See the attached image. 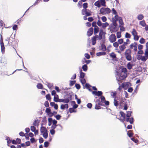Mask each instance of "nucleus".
<instances>
[{
    "instance_id": "1",
    "label": "nucleus",
    "mask_w": 148,
    "mask_h": 148,
    "mask_svg": "<svg viewBox=\"0 0 148 148\" xmlns=\"http://www.w3.org/2000/svg\"><path fill=\"white\" fill-rule=\"evenodd\" d=\"M99 28L98 27L94 28V33L95 36L92 37L91 38V41L92 45H95L97 40H100L102 39V36L105 35V33L103 32V30L101 29L99 33V35L97 34L99 32Z\"/></svg>"
},
{
    "instance_id": "2",
    "label": "nucleus",
    "mask_w": 148,
    "mask_h": 148,
    "mask_svg": "<svg viewBox=\"0 0 148 148\" xmlns=\"http://www.w3.org/2000/svg\"><path fill=\"white\" fill-rule=\"evenodd\" d=\"M99 12L100 14L103 15L109 14L111 12V10L108 7H102L100 9Z\"/></svg>"
},
{
    "instance_id": "3",
    "label": "nucleus",
    "mask_w": 148,
    "mask_h": 148,
    "mask_svg": "<svg viewBox=\"0 0 148 148\" xmlns=\"http://www.w3.org/2000/svg\"><path fill=\"white\" fill-rule=\"evenodd\" d=\"M132 112L130 111H127V114L126 115L127 117L126 119V121L127 122H129L131 124H133L134 122V119L133 117L130 118Z\"/></svg>"
},
{
    "instance_id": "4",
    "label": "nucleus",
    "mask_w": 148,
    "mask_h": 148,
    "mask_svg": "<svg viewBox=\"0 0 148 148\" xmlns=\"http://www.w3.org/2000/svg\"><path fill=\"white\" fill-rule=\"evenodd\" d=\"M132 51L130 49H126L124 53L125 57L128 61H131L132 59L131 56Z\"/></svg>"
},
{
    "instance_id": "5",
    "label": "nucleus",
    "mask_w": 148,
    "mask_h": 148,
    "mask_svg": "<svg viewBox=\"0 0 148 148\" xmlns=\"http://www.w3.org/2000/svg\"><path fill=\"white\" fill-rule=\"evenodd\" d=\"M94 5L98 8H99L101 5L105 7L106 5V2L105 0H98L94 3Z\"/></svg>"
},
{
    "instance_id": "6",
    "label": "nucleus",
    "mask_w": 148,
    "mask_h": 148,
    "mask_svg": "<svg viewBox=\"0 0 148 148\" xmlns=\"http://www.w3.org/2000/svg\"><path fill=\"white\" fill-rule=\"evenodd\" d=\"M131 33L134 36V40H138L140 36L138 35V33L135 29L134 28L132 29Z\"/></svg>"
},
{
    "instance_id": "7",
    "label": "nucleus",
    "mask_w": 148,
    "mask_h": 148,
    "mask_svg": "<svg viewBox=\"0 0 148 148\" xmlns=\"http://www.w3.org/2000/svg\"><path fill=\"white\" fill-rule=\"evenodd\" d=\"M82 14L83 15H86L87 16H89L92 15V12L89 10H87V9H83L82 10Z\"/></svg>"
},
{
    "instance_id": "8",
    "label": "nucleus",
    "mask_w": 148,
    "mask_h": 148,
    "mask_svg": "<svg viewBox=\"0 0 148 148\" xmlns=\"http://www.w3.org/2000/svg\"><path fill=\"white\" fill-rule=\"evenodd\" d=\"M109 55L112 60L115 61H118V58L116 57V55L114 52H113L109 53Z\"/></svg>"
},
{
    "instance_id": "9",
    "label": "nucleus",
    "mask_w": 148,
    "mask_h": 148,
    "mask_svg": "<svg viewBox=\"0 0 148 148\" xmlns=\"http://www.w3.org/2000/svg\"><path fill=\"white\" fill-rule=\"evenodd\" d=\"M120 114L121 115V116L119 119L121 122L123 123L124 121L126 120L125 114L122 111H120Z\"/></svg>"
},
{
    "instance_id": "10",
    "label": "nucleus",
    "mask_w": 148,
    "mask_h": 148,
    "mask_svg": "<svg viewBox=\"0 0 148 148\" xmlns=\"http://www.w3.org/2000/svg\"><path fill=\"white\" fill-rule=\"evenodd\" d=\"M109 40L110 42L113 43L116 40V38L114 34H111L109 37Z\"/></svg>"
},
{
    "instance_id": "11",
    "label": "nucleus",
    "mask_w": 148,
    "mask_h": 148,
    "mask_svg": "<svg viewBox=\"0 0 148 148\" xmlns=\"http://www.w3.org/2000/svg\"><path fill=\"white\" fill-rule=\"evenodd\" d=\"M130 49H133L135 52H136L137 49V44L136 42H134L130 45Z\"/></svg>"
},
{
    "instance_id": "12",
    "label": "nucleus",
    "mask_w": 148,
    "mask_h": 148,
    "mask_svg": "<svg viewBox=\"0 0 148 148\" xmlns=\"http://www.w3.org/2000/svg\"><path fill=\"white\" fill-rule=\"evenodd\" d=\"M125 45H126L124 43L121 45H120L119 46L120 51H118V52L119 53H121V52L123 51L126 48Z\"/></svg>"
},
{
    "instance_id": "13",
    "label": "nucleus",
    "mask_w": 148,
    "mask_h": 148,
    "mask_svg": "<svg viewBox=\"0 0 148 148\" xmlns=\"http://www.w3.org/2000/svg\"><path fill=\"white\" fill-rule=\"evenodd\" d=\"M127 77L126 74V73H125L124 74L122 75H121L120 76H119V77H117L116 79L119 81H121V80L125 79Z\"/></svg>"
},
{
    "instance_id": "14",
    "label": "nucleus",
    "mask_w": 148,
    "mask_h": 148,
    "mask_svg": "<svg viewBox=\"0 0 148 148\" xmlns=\"http://www.w3.org/2000/svg\"><path fill=\"white\" fill-rule=\"evenodd\" d=\"M93 32V29L92 27L90 28L88 30L87 35L88 36H91Z\"/></svg>"
},
{
    "instance_id": "15",
    "label": "nucleus",
    "mask_w": 148,
    "mask_h": 148,
    "mask_svg": "<svg viewBox=\"0 0 148 148\" xmlns=\"http://www.w3.org/2000/svg\"><path fill=\"white\" fill-rule=\"evenodd\" d=\"M92 93L93 94L95 95L96 96L99 97L101 96L102 95V92L101 91H93L92 92Z\"/></svg>"
},
{
    "instance_id": "16",
    "label": "nucleus",
    "mask_w": 148,
    "mask_h": 148,
    "mask_svg": "<svg viewBox=\"0 0 148 148\" xmlns=\"http://www.w3.org/2000/svg\"><path fill=\"white\" fill-rule=\"evenodd\" d=\"M133 66V64L131 63V62H129L127 64V67L129 70L132 69Z\"/></svg>"
},
{
    "instance_id": "17",
    "label": "nucleus",
    "mask_w": 148,
    "mask_h": 148,
    "mask_svg": "<svg viewBox=\"0 0 148 148\" xmlns=\"http://www.w3.org/2000/svg\"><path fill=\"white\" fill-rule=\"evenodd\" d=\"M0 45L1 52L2 53H3L5 52V48L4 45V43L0 44Z\"/></svg>"
},
{
    "instance_id": "18",
    "label": "nucleus",
    "mask_w": 148,
    "mask_h": 148,
    "mask_svg": "<svg viewBox=\"0 0 148 148\" xmlns=\"http://www.w3.org/2000/svg\"><path fill=\"white\" fill-rule=\"evenodd\" d=\"M40 131L41 133H43L45 132H47V131L45 127L43 126H42L40 129Z\"/></svg>"
},
{
    "instance_id": "19",
    "label": "nucleus",
    "mask_w": 148,
    "mask_h": 148,
    "mask_svg": "<svg viewBox=\"0 0 148 148\" xmlns=\"http://www.w3.org/2000/svg\"><path fill=\"white\" fill-rule=\"evenodd\" d=\"M127 134L129 137H131L133 136L134 135V133L132 132V131L130 130L128 131L127 132Z\"/></svg>"
},
{
    "instance_id": "20",
    "label": "nucleus",
    "mask_w": 148,
    "mask_h": 148,
    "mask_svg": "<svg viewBox=\"0 0 148 148\" xmlns=\"http://www.w3.org/2000/svg\"><path fill=\"white\" fill-rule=\"evenodd\" d=\"M68 105L67 104L64 105L62 104L60 106V108L62 109H64L65 108L67 109L68 108Z\"/></svg>"
},
{
    "instance_id": "21",
    "label": "nucleus",
    "mask_w": 148,
    "mask_h": 148,
    "mask_svg": "<svg viewBox=\"0 0 148 148\" xmlns=\"http://www.w3.org/2000/svg\"><path fill=\"white\" fill-rule=\"evenodd\" d=\"M140 57H141V60L143 62H145L148 59V57L146 56H140Z\"/></svg>"
},
{
    "instance_id": "22",
    "label": "nucleus",
    "mask_w": 148,
    "mask_h": 148,
    "mask_svg": "<svg viewBox=\"0 0 148 148\" xmlns=\"http://www.w3.org/2000/svg\"><path fill=\"white\" fill-rule=\"evenodd\" d=\"M59 97L58 95H56L54 97L53 100L56 102H58Z\"/></svg>"
},
{
    "instance_id": "23",
    "label": "nucleus",
    "mask_w": 148,
    "mask_h": 148,
    "mask_svg": "<svg viewBox=\"0 0 148 148\" xmlns=\"http://www.w3.org/2000/svg\"><path fill=\"white\" fill-rule=\"evenodd\" d=\"M106 54V53L105 52H99L96 53L97 56H100L102 55H105Z\"/></svg>"
},
{
    "instance_id": "24",
    "label": "nucleus",
    "mask_w": 148,
    "mask_h": 148,
    "mask_svg": "<svg viewBox=\"0 0 148 148\" xmlns=\"http://www.w3.org/2000/svg\"><path fill=\"white\" fill-rule=\"evenodd\" d=\"M101 49L103 51H105L106 50V48L104 44H102L101 45Z\"/></svg>"
},
{
    "instance_id": "25",
    "label": "nucleus",
    "mask_w": 148,
    "mask_h": 148,
    "mask_svg": "<svg viewBox=\"0 0 148 148\" xmlns=\"http://www.w3.org/2000/svg\"><path fill=\"white\" fill-rule=\"evenodd\" d=\"M85 74L84 73L82 72L81 70L80 71V77L81 78H84Z\"/></svg>"
},
{
    "instance_id": "26",
    "label": "nucleus",
    "mask_w": 148,
    "mask_h": 148,
    "mask_svg": "<svg viewBox=\"0 0 148 148\" xmlns=\"http://www.w3.org/2000/svg\"><path fill=\"white\" fill-rule=\"evenodd\" d=\"M5 40V41H7L8 42V44L10 45H12V42H13V40H12V41H11L10 39V38H7V39H6Z\"/></svg>"
},
{
    "instance_id": "27",
    "label": "nucleus",
    "mask_w": 148,
    "mask_h": 148,
    "mask_svg": "<svg viewBox=\"0 0 148 148\" xmlns=\"http://www.w3.org/2000/svg\"><path fill=\"white\" fill-rule=\"evenodd\" d=\"M37 87L38 89H42L43 88V85L40 83H38L37 85Z\"/></svg>"
},
{
    "instance_id": "28",
    "label": "nucleus",
    "mask_w": 148,
    "mask_h": 148,
    "mask_svg": "<svg viewBox=\"0 0 148 148\" xmlns=\"http://www.w3.org/2000/svg\"><path fill=\"white\" fill-rule=\"evenodd\" d=\"M114 103L115 106H117L119 105V101L116 99L115 98L114 99Z\"/></svg>"
},
{
    "instance_id": "29",
    "label": "nucleus",
    "mask_w": 148,
    "mask_h": 148,
    "mask_svg": "<svg viewBox=\"0 0 148 148\" xmlns=\"http://www.w3.org/2000/svg\"><path fill=\"white\" fill-rule=\"evenodd\" d=\"M46 99L49 101H51V97L49 94H48L46 95Z\"/></svg>"
},
{
    "instance_id": "30",
    "label": "nucleus",
    "mask_w": 148,
    "mask_h": 148,
    "mask_svg": "<svg viewBox=\"0 0 148 148\" xmlns=\"http://www.w3.org/2000/svg\"><path fill=\"white\" fill-rule=\"evenodd\" d=\"M96 104H97L98 105H100L101 106H103L102 103L100 101V99H97L96 101Z\"/></svg>"
},
{
    "instance_id": "31",
    "label": "nucleus",
    "mask_w": 148,
    "mask_h": 148,
    "mask_svg": "<svg viewBox=\"0 0 148 148\" xmlns=\"http://www.w3.org/2000/svg\"><path fill=\"white\" fill-rule=\"evenodd\" d=\"M88 4L86 2L84 3L82 5L83 9H87L88 8Z\"/></svg>"
},
{
    "instance_id": "32",
    "label": "nucleus",
    "mask_w": 148,
    "mask_h": 148,
    "mask_svg": "<svg viewBox=\"0 0 148 148\" xmlns=\"http://www.w3.org/2000/svg\"><path fill=\"white\" fill-rule=\"evenodd\" d=\"M109 25V24L107 22H106L105 23H102V25L101 26H102V27L103 28H104L108 26Z\"/></svg>"
},
{
    "instance_id": "33",
    "label": "nucleus",
    "mask_w": 148,
    "mask_h": 148,
    "mask_svg": "<svg viewBox=\"0 0 148 148\" xmlns=\"http://www.w3.org/2000/svg\"><path fill=\"white\" fill-rule=\"evenodd\" d=\"M119 22L120 25H124V23L123 22V20L121 17H120L119 18Z\"/></svg>"
},
{
    "instance_id": "34",
    "label": "nucleus",
    "mask_w": 148,
    "mask_h": 148,
    "mask_svg": "<svg viewBox=\"0 0 148 148\" xmlns=\"http://www.w3.org/2000/svg\"><path fill=\"white\" fill-rule=\"evenodd\" d=\"M82 2L80 0L77 3V6L79 8H81L82 7Z\"/></svg>"
},
{
    "instance_id": "35",
    "label": "nucleus",
    "mask_w": 148,
    "mask_h": 148,
    "mask_svg": "<svg viewBox=\"0 0 148 148\" xmlns=\"http://www.w3.org/2000/svg\"><path fill=\"white\" fill-rule=\"evenodd\" d=\"M82 68L83 70L85 71H86L88 69V67L86 64H84L82 66Z\"/></svg>"
},
{
    "instance_id": "36",
    "label": "nucleus",
    "mask_w": 148,
    "mask_h": 148,
    "mask_svg": "<svg viewBox=\"0 0 148 148\" xmlns=\"http://www.w3.org/2000/svg\"><path fill=\"white\" fill-rule=\"evenodd\" d=\"M39 122L38 120H35L33 123V125L35 126H37L38 125Z\"/></svg>"
},
{
    "instance_id": "37",
    "label": "nucleus",
    "mask_w": 148,
    "mask_h": 148,
    "mask_svg": "<svg viewBox=\"0 0 148 148\" xmlns=\"http://www.w3.org/2000/svg\"><path fill=\"white\" fill-rule=\"evenodd\" d=\"M140 25L143 27H145L146 26V24L145 21L144 20L141 21L140 22Z\"/></svg>"
},
{
    "instance_id": "38",
    "label": "nucleus",
    "mask_w": 148,
    "mask_h": 148,
    "mask_svg": "<svg viewBox=\"0 0 148 148\" xmlns=\"http://www.w3.org/2000/svg\"><path fill=\"white\" fill-rule=\"evenodd\" d=\"M112 46L111 45H109L106 48V50L108 53H109L111 50L110 49L111 48Z\"/></svg>"
},
{
    "instance_id": "39",
    "label": "nucleus",
    "mask_w": 148,
    "mask_h": 148,
    "mask_svg": "<svg viewBox=\"0 0 148 148\" xmlns=\"http://www.w3.org/2000/svg\"><path fill=\"white\" fill-rule=\"evenodd\" d=\"M144 18V16L142 14L139 15L137 17L138 19V20H142Z\"/></svg>"
},
{
    "instance_id": "40",
    "label": "nucleus",
    "mask_w": 148,
    "mask_h": 148,
    "mask_svg": "<svg viewBox=\"0 0 148 148\" xmlns=\"http://www.w3.org/2000/svg\"><path fill=\"white\" fill-rule=\"evenodd\" d=\"M119 27L121 31L123 32L125 31V28L123 26V25H119Z\"/></svg>"
},
{
    "instance_id": "41",
    "label": "nucleus",
    "mask_w": 148,
    "mask_h": 148,
    "mask_svg": "<svg viewBox=\"0 0 148 148\" xmlns=\"http://www.w3.org/2000/svg\"><path fill=\"white\" fill-rule=\"evenodd\" d=\"M125 37L126 38H130L131 37V35L129 33L126 32L125 33Z\"/></svg>"
},
{
    "instance_id": "42",
    "label": "nucleus",
    "mask_w": 148,
    "mask_h": 148,
    "mask_svg": "<svg viewBox=\"0 0 148 148\" xmlns=\"http://www.w3.org/2000/svg\"><path fill=\"white\" fill-rule=\"evenodd\" d=\"M119 45V43L117 42H114V43H113V46L116 48H117Z\"/></svg>"
},
{
    "instance_id": "43",
    "label": "nucleus",
    "mask_w": 148,
    "mask_h": 148,
    "mask_svg": "<svg viewBox=\"0 0 148 148\" xmlns=\"http://www.w3.org/2000/svg\"><path fill=\"white\" fill-rule=\"evenodd\" d=\"M43 136L45 138H47L48 136L47 132L43 133Z\"/></svg>"
},
{
    "instance_id": "44",
    "label": "nucleus",
    "mask_w": 148,
    "mask_h": 148,
    "mask_svg": "<svg viewBox=\"0 0 148 148\" xmlns=\"http://www.w3.org/2000/svg\"><path fill=\"white\" fill-rule=\"evenodd\" d=\"M139 42L141 44H144L145 42V39L143 38H141L139 40Z\"/></svg>"
},
{
    "instance_id": "45",
    "label": "nucleus",
    "mask_w": 148,
    "mask_h": 148,
    "mask_svg": "<svg viewBox=\"0 0 148 148\" xmlns=\"http://www.w3.org/2000/svg\"><path fill=\"white\" fill-rule=\"evenodd\" d=\"M100 105H98L97 104H96L95 106V109L97 110L100 109L101 108V107L100 106Z\"/></svg>"
},
{
    "instance_id": "46",
    "label": "nucleus",
    "mask_w": 148,
    "mask_h": 148,
    "mask_svg": "<svg viewBox=\"0 0 148 148\" xmlns=\"http://www.w3.org/2000/svg\"><path fill=\"white\" fill-rule=\"evenodd\" d=\"M118 42L119 44H121L123 42V39L121 38L118 40Z\"/></svg>"
},
{
    "instance_id": "47",
    "label": "nucleus",
    "mask_w": 148,
    "mask_h": 148,
    "mask_svg": "<svg viewBox=\"0 0 148 148\" xmlns=\"http://www.w3.org/2000/svg\"><path fill=\"white\" fill-rule=\"evenodd\" d=\"M76 81L75 80H73V81H71L70 82V86H73L74 84H75L76 83Z\"/></svg>"
},
{
    "instance_id": "48",
    "label": "nucleus",
    "mask_w": 148,
    "mask_h": 148,
    "mask_svg": "<svg viewBox=\"0 0 148 148\" xmlns=\"http://www.w3.org/2000/svg\"><path fill=\"white\" fill-rule=\"evenodd\" d=\"M116 36L117 38H120L121 36V32H117L116 33Z\"/></svg>"
},
{
    "instance_id": "49",
    "label": "nucleus",
    "mask_w": 148,
    "mask_h": 148,
    "mask_svg": "<svg viewBox=\"0 0 148 148\" xmlns=\"http://www.w3.org/2000/svg\"><path fill=\"white\" fill-rule=\"evenodd\" d=\"M80 81L82 84L84 85L86 83V81L85 79L84 78H82L80 80Z\"/></svg>"
},
{
    "instance_id": "50",
    "label": "nucleus",
    "mask_w": 148,
    "mask_h": 148,
    "mask_svg": "<svg viewBox=\"0 0 148 148\" xmlns=\"http://www.w3.org/2000/svg\"><path fill=\"white\" fill-rule=\"evenodd\" d=\"M130 40L128 39H127L125 42H124L123 43L125 45H127L130 43Z\"/></svg>"
},
{
    "instance_id": "51",
    "label": "nucleus",
    "mask_w": 148,
    "mask_h": 148,
    "mask_svg": "<svg viewBox=\"0 0 148 148\" xmlns=\"http://www.w3.org/2000/svg\"><path fill=\"white\" fill-rule=\"evenodd\" d=\"M47 86L50 89H52V88L53 86V84H52L50 83H48Z\"/></svg>"
},
{
    "instance_id": "52",
    "label": "nucleus",
    "mask_w": 148,
    "mask_h": 148,
    "mask_svg": "<svg viewBox=\"0 0 148 148\" xmlns=\"http://www.w3.org/2000/svg\"><path fill=\"white\" fill-rule=\"evenodd\" d=\"M96 24H97L96 22L94 21L92 23V27H94V28L97 27H98L97 25Z\"/></svg>"
},
{
    "instance_id": "53",
    "label": "nucleus",
    "mask_w": 148,
    "mask_h": 148,
    "mask_svg": "<svg viewBox=\"0 0 148 148\" xmlns=\"http://www.w3.org/2000/svg\"><path fill=\"white\" fill-rule=\"evenodd\" d=\"M124 84L123 83L121 84V86H120L118 88V89L119 90V91H121V90L122 89V88H124Z\"/></svg>"
},
{
    "instance_id": "54",
    "label": "nucleus",
    "mask_w": 148,
    "mask_h": 148,
    "mask_svg": "<svg viewBox=\"0 0 148 148\" xmlns=\"http://www.w3.org/2000/svg\"><path fill=\"white\" fill-rule=\"evenodd\" d=\"M85 86L89 90H90V88L91 87V86L90 85L88 84H86L85 85Z\"/></svg>"
},
{
    "instance_id": "55",
    "label": "nucleus",
    "mask_w": 148,
    "mask_h": 148,
    "mask_svg": "<svg viewBox=\"0 0 148 148\" xmlns=\"http://www.w3.org/2000/svg\"><path fill=\"white\" fill-rule=\"evenodd\" d=\"M75 87L78 90L79 89L81 88L80 85L79 84H75Z\"/></svg>"
},
{
    "instance_id": "56",
    "label": "nucleus",
    "mask_w": 148,
    "mask_h": 148,
    "mask_svg": "<svg viewBox=\"0 0 148 148\" xmlns=\"http://www.w3.org/2000/svg\"><path fill=\"white\" fill-rule=\"evenodd\" d=\"M106 100H105V97L103 96H102L101 97V101L103 103H104Z\"/></svg>"
},
{
    "instance_id": "57",
    "label": "nucleus",
    "mask_w": 148,
    "mask_h": 148,
    "mask_svg": "<svg viewBox=\"0 0 148 148\" xmlns=\"http://www.w3.org/2000/svg\"><path fill=\"white\" fill-rule=\"evenodd\" d=\"M131 139L132 141L134 142L135 143H137L138 142V140L134 138H131Z\"/></svg>"
},
{
    "instance_id": "58",
    "label": "nucleus",
    "mask_w": 148,
    "mask_h": 148,
    "mask_svg": "<svg viewBox=\"0 0 148 148\" xmlns=\"http://www.w3.org/2000/svg\"><path fill=\"white\" fill-rule=\"evenodd\" d=\"M97 23V25L99 27L101 26L102 25V23L101 22V21L99 20L98 21Z\"/></svg>"
},
{
    "instance_id": "59",
    "label": "nucleus",
    "mask_w": 148,
    "mask_h": 148,
    "mask_svg": "<svg viewBox=\"0 0 148 148\" xmlns=\"http://www.w3.org/2000/svg\"><path fill=\"white\" fill-rule=\"evenodd\" d=\"M101 20L103 22H105L107 21V18L105 16H103L101 17Z\"/></svg>"
},
{
    "instance_id": "60",
    "label": "nucleus",
    "mask_w": 148,
    "mask_h": 148,
    "mask_svg": "<svg viewBox=\"0 0 148 148\" xmlns=\"http://www.w3.org/2000/svg\"><path fill=\"white\" fill-rule=\"evenodd\" d=\"M45 112L48 114L49 113H50L51 112V110L49 108H47L46 109Z\"/></svg>"
},
{
    "instance_id": "61",
    "label": "nucleus",
    "mask_w": 148,
    "mask_h": 148,
    "mask_svg": "<svg viewBox=\"0 0 148 148\" xmlns=\"http://www.w3.org/2000/svg\"><path fill=\"white\" fill-rule=\"evenodd\" d=\"M36 129V127L34 126H31V130L33 132L35 131Z\"/></svg>"
},
{
    "instance_id": "62",
    "label": "nucleus",
    "mask_w": 148,
    "mask_h": 148,
    "mask_svg": "<svg viewBox=\"0 0 148 148\" xmlns=\"http://www.w3.org/2000/svg\"><path fill=\"white\" fill-rule=\"evenodd\" d=\"M49 145V143L47 141H46L44 143V147H47Z\"/></svg>"
},
{
    "instance_id": "63",
    "label": "nucleus",
    "mask_w": 148,
    "mask_h": 148,
    "mask_svg": "<svg viewBox=\"0 0 148 148\" xmlns=\"http://www.w3.org/2000/svg\"><path fill=\"white\" fill-rule=\"evenodd\" d=\"M44 105H45V106L46 107H47V108L49 107V103L47 101H46L45 102Z\"/></svg>"
},
{
    "instance_id": "64",
    "label": "nucleus",
    "mask_w": 148,
    "mask_h": 148,
    "mask_svg": "<svg viewBox=\"0 0 148 148\" xmlns=\"http://www.w3.org/2000/svg\"><path fill=\"white\" fill-rule=\"evenodd\" d=\"M69 110L70 113H71L75 112L74 109L73 108H70Z\"/></svg>"
}]
</instances>
